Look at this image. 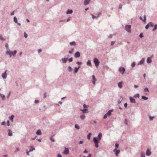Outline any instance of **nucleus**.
Listing matches in <instances>:
<instances>
[{"label": "nucleus", "instance_id": "obj_42", "mask_svg": "<svg viewBox=\"0 0 157 157\" xmlns=\"http://www.w3.org/2000/svg\"><path fill=\"white\" fill-rule=\"evenodd\" d=\"M144 61V60H141L140 62V64H142L143 63Z\"/></svg>", "mask_w": 157, "mask_h": 157}, {"label": "nucleus", "instance_id": "obj_38", "mask_svg": "<svg viewBox=\"0 0 157 157\" xmlns=\"http://www.w3.org/2000/svg\"><path fill=\"white\" fill-rule=\"evenodd\" d=\"M150 24H147L145 26V28L147 29L149 27V25Z\"/></svg>", "mask_w": 157, "mask_h": 157}, {"label": "nucleus", "instance_id": "obj_40", "mask_svg": "<svg viewBox=\"0 0 157 157\" xmlns=\"http://www.w3.org/2000/svg\"><path fill=\"white\" fill-rule=\"evenodd\" d=\"M109 116L107 115V113H106V114H105L104 116V119H105V118H106L107 117V116Z\"/></svg>", "mask_w": 157, "mask_h": 157}, {"label": "nucleus", "instance_id": "obj_13", "mask_svg": "<svg viewBox=\"0 0 157 157\" xmlns=\"http://www.w3.org/2000/svg\"><path fill=\"white\" fill-rule=\"evenodd\" d=\"M90 0H85L84 2V4L85 5H86L88 4L89 3V2Z\"/></svg>", "mask_w": 157, "mask_h": 157}, {"label": "nucleus", "instance_id": "obj_17", "mask_svg": "<svg viewBox=\"0 0 157 157\" xmlns=\"http://www.w3.org/2000/svg\"><path fill=\"white\" fill-rule=\"evenodd\" d=\"M8 135L10 136H12V133L10 129H8Z\"/></svg>", "mask_w": 157, "mask_h": 157}, {"label": "nucleus", "instance_id": "obj_54", "mask_svg": "<svg viewBox=\"0 0 157 157\" xmlns=\"http://www.w3.org/2000/svg\"><path fill=\"white\" fill-rule=\"evenodd\" d=\"M127 103H125L124 104V106L126 107L127 108Z\"/></svg>", "mask_w": 157, "mask_h": 157}, {"label": "nucleus", "instance_id": "obj_57", "mask_svg": "<svg viewBox=\"0 0 157 157\" xmlns=\"http://www.w3.org/2000/svg\"><path fill=\"white\" fill-rule=\"evenodd\" d=\"M115 43V42L114 41H112L111 42V44L112 45H113Z\"/></svg>", "mask_w": 157, "mask_h": 157}, {"label": "nucleus", "instance_id": "obj_52", "mask_svg": "<svg viewBox=\"0 0 157 157\" xmlns=\"http://www.w3.org/2000/svg\"><path fill=\"white\" fill-rule=\"evenodd\" d=\"M92 18H93V19H94V18H96L97 17H96V16H94V15H92Z\"/></svg>", "mask_w": 157, "mask_h": 157}, {"label": "nucleus", "instance_id": "obj_56", "mask_svg": "<svg viewBox=\"0 0 157 157\" xmlns=\"http://www.w3.org/2000/svg\"><path fill=\"white\" fill-rule=\"evenodd\" d=\"M91 154H89L88 155V156H87V157H91ZM83 157H85V156H84Z\"/></svg>", "mask_w": 157, "mask_h": 157}, {"label": "nucleus", "instance_id": "obj_53", "mask_svg": "<svg viewBox=\"0 0 157 157\" xmlns=\"http://www.w3.org/2000/svg\"><path fill=\"white\" fill-rule=\"evenodd\" d=\"M6 48L7 49H8V44H6Z\"/></svg>", "mask_w": 157, "mask_h": 157}, {"label": "nucleus", "instance_id": "obj_29", "mask_svg": "<svg viewBox=\"0 0 157 157\" xmlns=\"http://www.w3.org/2000/svg\"><path fill=\"white\" fill-rule=\"evenodd\" d=\"M157 28V25L156 24L155 25L154 28L153 29V31H154Z\"/></svg>", "mask_w": 157, "mask_h": 157}, {"label": "nucleus", "instance_id": "obj_59", "mask_svg": "<svg viewBox=\"0 0 157 157\" xmlns=\"http://www.w3.org/2000/svg\"><path fill=\"white\" fill-rule=\"evenodd\" d=\"M87 152H88L86 150H85L84 151V153H87Z\"/></svg>", "mask_w": 157, "mask_h": 157}, {"label": "nucleus", "instance_id": "obj_47", "mask_svg": "<svg viewBox=\"0 0 157 157\" xmlns=\"http://www.w3.org/2000/svg\"><path fill=\"white\" fill-rule=\"evenodd\" d=\"M143 34L142 33H141L140 35V37L141 38H142L143 37Z\"/></svg>", "mask_w": 157, "mask_h": 157}, {"label": "nucleus", "instance_id": "obj_43", "mask_svg": "<svg viewBox=\"0 0 157 157\" xmlns=\"http://www.w3.org/2000/svg\"><path fill=\"white\" fill-rule=\"evenodd\" d=\"M141 157H144L145 154L144 153H142L141 154Z\"/></svg>", "mask_w": 157, "mask_h": 157}, {"label": "nucleus", "instance_id": "obj_63", "mask_svg": "<svg viewBox=\"0 0 157 157\" xmlns=\"http://www.w3.org/2000/svg\"><path fill=\"white\" fill-rule=\"evenodd\" d=\"M138 87V86L137 85H134V87L136 88H137Z\"/></svg>", "mask_w": 157, "mask_h": 157}, {"label": "nucleus", "instance_id": "obj_35", "mask_svg": "<svg viewBox=\"0 0 157 157\" xmlns=\"http://www.w3.org/2000/svg\"><path fill=\"white\" fill-rule=\"evenodd\" d=\"M87 64L89 65H90L91 64V62L90 60H88L87 62Z\"/></svg>", "mask_w": 157, "mask_h": 157}, {"label": "nucleus", "instance_id": "obj_36", "mask_svg": "<svg viewBox=\"0 0 157 157\" xmlns=\"http://www.w3.org/2000/svg\"><path fill=\"white\" fill-rule=\"evenodd\" d=\"M0 96L2 98V99H3L4 98L5 96L3 94H1L0 93Z\"/></svg>", "mask_w": 157, "mask_h": 157}, {"label": "nucleus", "instance_id": "obj_62", "mask_svg": "<svg viewBox=\"0 0 157 157\" xmlns=\"http://www.w3.org/2000/svg\"><path fill=\"white\" fill-rule=\"evenodd\" d=\"M58 157H62L61 155L59 154H58Z\"/></svg>", "mask_w": 157, "mask_h": 157}, {"label": "nucleus", "instance_id": "obj_58", "mask_svg": "<svg viewBox=\"0 0 157 157\" xmlns=\"http://www.w3.org/2000/svg\"><path fill=\"white\" fill-rule=\"evenodd\" d=\"M83 143V142L82 141H80L79 142V144H82V143Z\"/></svg>", "mask_w": 157, "mask_h": 157}, {"label": "nucleus", "instance_id": "obj_15", "mask_svg": "<svg viewBox=\"0 0 157 157\" xmlns=\"http://www.w3.org/2000/svg\"><path fill=\"white\" fill-rule=\"evenodd\" d=\"M151 62V59L150 57H148L147 59V62L148 63H150Z\"/></svg>", "mask_w": 157, "mask_h": 157}, {"label": "nucleus", "instance_id": "obj_21", "mask_svg": "<svg viewBox=\"0 0 157 157\" xmlns=\"http://www.w3.org/2000/svg\"><path fill=\"white\" fill-rule=\"evenodd\" d=\"M14 117V115H13L10 118V119L11 121L12 122L13 121V119Z\"/></svg>", "mask_w": 157, "mask_h": 157}, {"label": "nucleus", "instance_id": "obj_23", "mask_svg": "<svg viewBox=\"0 0 157 157\" xmlns=\"http://www.w3.org/2000/svg\"><path fill=\"white\" fill-rule=\"evenodd\" d=\"M85 116L84 114H82L80 116V118L83 120L85 119Z\"/></svg>", "mask_w": 157, "mask_h": 157}, {"label": "nucleus", "instance_id": "obj_61", "mask_svg": "<svg viewBox=\"0 0 157 157\" xmlns=\"http://www.w3.org/2000/svg\"><path fill=\"white\" fill-rule=\"evenodd\" d=\"M14 14V12H13L11 14V15H13Z\"/></svg>", "mask_w": 157, "mask_h": 157}, {"label": "nucleus", "instance_id": "obj_8", "mask_svg": "<svg viewBox=\"0 0 157 157\" xmlns=\"http://www.w3.org/2000/svg\"><path fill=\"white\" fill-rule=\"evenodd\" d=\"M63 153L65 155H67L69 153V150L68 149L66 148Z\"/></svg>", "mask_w": 157, "mask_h": 157}, {"label": "nucleus", "instance_id": "obj_19", "mask_svg": "<svg viewBox=\"0 0 157 157\" xmlns=\"http://www.w3.org/2000/svg\"><path fill=\"white\" fill-rule=\"evenodd\" d=\"M144 19L143 20L141 17H140V19L142 20L143 21L145 22L146 21V16L145 15H144Z\"/></svg>", "mask_w": 157, "mask_h": 157}, {"label": "nucleus", "instance_id": "obj_34", "mask_svg": "<svg viewBox=\"0 0 157 157\" xmlns=\"http://www.w3.org/2000/svg\"><path fill=\"white\" fill-rule=\"evenodd\" d=\"M119 146V144L117 143H116V144H115V148L116 149H117V148Z\"/></svg>", "mask_w": 157, "mask_h": 157}, {"label": "nucleus", "instance_id": "obj_20", "mask_svg": "<svg viewBox=\"0 0 157 157\" xmlns=\"http://www.w3.org/2000/svg\"><path fill=\"white\" fill-rule=\"evenodd\" d=\"M122 82H120L118 83V86L120 88H121L122 87Z\"/></svg>", "mask_w": 157, "mask_h": 157}, {"label": "nucleus", "instance_id": "obj_22", "mask_svg": "<svg viewBox=\"0 0 157 157\" xmlns=\"http://www.w3.org/2000/svg\"><path fill=\"white\" fill-rule=\"evenodd\" d=\"M92 135V133H89L88 135H87V137L88 139L90 140V138L91 136Z\"/></svg>", "mask_w": 157, "mask_h": 157}, {"label": "nucleus", "instance_id": "obj_7", "mask_svg": "<svg viewBox=\"0 0 157 157\" xmlns=\"http://www.w3.org/2000/svg\"><path fill=\"white\" fill-rule=\"evenodd\" d=\"M113 151L115 153L116 156H118V154L120 152L119 150H117L116 149H115L113 150Z\"/></svg>", "mask_w": 157, "mask_h": 157}, {"label": "nucleus", "instance_id": "obj_32", "mask_svg": "<svg viewBox=\"0 0 157 157\" xmlns=\"http://www.w3.org/2000/svg\"><path fill=\"white\" fill-rule=\"evenodd\" d=\"M75 127L76 128L78 129H79L80 128L79 126L77 124H75Z\"/></svg>", "mask_w": 157, "mask_h": 157}, {"label": "nucleus", "instance_id": "obj_3", "mask_svg": "<svg viewBox=\"0 0 157 157\" xmlns=\"http://www.w3.org/2000/svg\"><path fill=\"white\" fill-rule=\"evenodd\" d=\"M84 108L85 109H81V110L84 113H88V111L87 109H86L88 107L85 104L83 105Z\"/></svg>", "mask_w": 157, "mask_h": 157}, {"label": "nucleus", "instance_id": "obj_18", "mask_svg": "<svg viewBox=\"0 0 157 157\" xmlns=\"http://www.w3.org/2000/svg\"><path fill=\"white\" fill-rule=\"evenodd\" d=\"M29 152L32 151H33L35 150V148H34L32 146H30V147H29Z\"/></svg>", "mask_w": 157, "mask_h": 157}, {"label": "nucleus", "instance_id": "obj_49", "mask_svg": "<svg viewBox=\"0 0 157 157\" xmlns=\"http://www.w3.org/2000/svg\"><path fill=\"white\" fill-rule=\"evenodd\" d=\"M135 97H136L139 98V95L138 94H136L135 95Z\"/></svg>", "mask_w": 157, "mask_h": 157}, {"label": "nucleus", "instance_id": "obj_12", "mask_svg": "<svg viewBox=\"0 0 157 157\" xmlns=\"http://www.w3.org/2000/svg\"><path fill=\"white\" fill-rule=\"evenodd\" d=\"M130 101L132 103H135L136 102L135 99L132 97H130Z\"/></svg>", "mask_w": 157, "mask_h": 157}, {"label": "nucleus", "instance_id": "obj_1", "mask_svg": "<svg viewBox=\"0 0 157 157\" xmlns=\"http://www.w3.org/2000/svg\"><path fill=\"white\" fill-rule=\"evenodd\" d=\"M102 137V134L100 132L98 136V138L94 137L93 138V140L94 142L95 147L98 148V143H99Z\"/></svg>", "mask_w": 157, "mask_h": 157}, {"label": "nucleus", "instance_id": "obj_26", "mask_svg": "<svg viewBox=\"0 0 157 157\" xmlns=\"http://www.w3.org/2000/svg\"><path fill=\"white\" fill-rule=\"evenodd\" d=\"M112 112V110H110L108 111V112L107 113V114L108 116H110Z\"/></svg>", "mask_w": 157, "mask_h": 157}, {"label": "nucleus", "instance_id": "obj_27", "mask_svg": "<svg viewBox=\"0 0 157 157\" xmlns=\"http://www.w3.org/2000/svg\"><path fill=\"white\" fill-rule=\"evenodd\" d=\"M41 133V131L40 130H38L36 132V134L37 135H40Z\"/></svg>", "mask_w": 157, "mask_h": 157}, {"label": "nucleus", "instance_id": "obj_5", "mask_svg": "<svg viewBox=\"0 0 157 157\" xmlns=\"http://www.w3.org/2000/svg\"><path fill=\"white\" fill-rule=\"evenodd\" d=\"M119 71L120 72L123 74L124 73L125 71V69L124 67H121L119 69Z\"/></svg>", "mask_w": 157, "mask_h": 157}, {"label": "nucleus", "instance_id": "obj_30", "mask_svg": "<svg viewBox=\"0 0 157 157\" xmlns=\"http://www.w3.org/2000/svg\"><path fill=\"white\" fill-rule=\"evenodd\" d=\"M68 70L70 71H72V68L71 67H70V66H69V67H68Z\"/></svg>", "mask_w": 157, "mask_h": 157}, {"label": "nucleus", "instance_id": "obj_33", "mask_svg": "<svg viewBox=\"0 0 157 157\" xmlns=\"http://www.w3.org/2000/svg\"><path fill=\"white\" fill-rule=\"evenodd\" d=\"M14 21L16 23H17V18L16 17H14Z\"/></svg>", "mask_w": 157, "mask_h": 157}, {"label": "nucleus", "instance_id": "obj_44", "mask_svg": "<svg viewBox=\"0 0 157 157\" xmlns=\"http://www.w3.org/2000/svg\"><path fill=\"white\" fill-rule=\"evenodd\" d=\"M144 91H147V92H148L149 91V90H148V88H145V89H144Z\"/></svg>", "mask_w": 157, "mask_h": 157}, {"label": "nucleus", "instance_id": "obj_60", "mask_svg": "<svg viewBox=\"0 0 157 157\" xmlns=\"http://www.w3.org/2000/svg\"><path fill=\"white\" fill-rule=\"evenodd\" d=\"M38 101H38V100H35V102L36 103H38Z\"/></svg>", "mask_w": 157, "mask_h": 157}, {"label": "nucleus", "instance_id": "obj_37", "mask_svg": "<svg viewBox=\"0 0 157 157\" xmlns=\"http://www.w3.org/2000/svg\"><path fill=\"white\" fill-rule=\"evenodd\" d=\"M148 24H150L149 25V26H151L153 27V23L151 22H150Z\"/></svg>", "mask_w": 157, "mask_h": 157}, {"label": "nucleus", "instance_id": "obj_28", "mask_svg": "<svg viewBox=\"0 0 157 157\" xmlns=\"http://www.w3.org/2000/svg\"><path fill=\"white\" fill-rule=\"evenodd\" d=\"M142 99H143L144 100H146L148 99V98L144 96H142Z\"/></svg>", "mask_w": 157, "mask_h": 157}, {"label": "nucleus", "instance_id": "obj_48", "mask_svg": "<svg viewBox=\"0 0 157 157\" xmlns=\"http://www.w3.org/2000/svg\"><path fill=\"white\" fill-rule=\"evenodd\" d=\"M72 60H73V59L72 58H70L69 59V60L70 62H71L72 61Z\"/></svg>", "mask_w": 157, "mask_h": 157}, {"label": "nucleus", "instance_id": "obj_16", "mask_svg": "<svg viewBox=\"0 0 157 157\" xmlns=\"http://www.w3.org/2000/svg\"><path fill=\"white\" fill-rule=\"evenodd\" d=\"M68 58H62V60L63 63H66L67 61V60L68 59Z\"/></svg>", "mask_w": 157, "mask_h": 157}, {"label": "nucleus", "instance_id": "obj_10", "mask_svg": "<svg viewBox=\"0 0 157 157\" xmlns=\"http://www.w3.org/2000/svg\"><path fill=\"white\" fill-rule=\"evenodd\" d=\"M151 153L149 149L147 150L146 152V155L147 156H149L151 155Z\"/></svg>", "mask_w": 157, "mask_h": 157}, {"label": "nucleus", "instance_id": "obj_41", "mask_svg": "<svg viewBox=\"0 0 157 157\" xmlns=\"http://www.w3.org/2000/svg\"><path fill=\"white\" fill-rule=\"evenodd\" d=\"M0 40H5V39L3 38L0 35Z\"/></svg>", "mask_w": 157, "mask_h": 157}, {"label": "nucleus", "instance_id": "obj_31", "mask_svg": "<svg viewBox=\"0 0 157 157\" xmlns=\"http://www.w3.org/2000/svg\"><path fill=\"white\" fill-rule=\"evenodd\" d=\"M70 44L71 45H75V43L74 42H73L70 43Z\"/></svg>", "mask_w": 157, "mask_h": 157}, {"label": "nucleus", "instance_id": "obj_24", "mask_svg": "<svg viewBox=\"0 0 157 157\" xmlns=\"http://www.w3.org/2000/svg\"><path fill=\"white\" fill-rule=\"evenodd\" d=\"M72 12H73V11L72 10H68L67 12V14H71L72 13Z\"/></svg>", "mask_w": 157, "mask_h": 157}, {"label": "nucleus", "instance_id": "obj_9", "mask_svg": "<svg viewBox=\"0 0 157 157\" xmlns=\"http://www.w3.org/2000/svg\"><path fill=\"white\" fill-rule=\"evenodd\" d=\"M80 56V53L78 52H76L75 54V57H78Z\"/></svg>", "mask_w": 157, "mask_h": 157}, {"label": "nucleus", "instance_id": "obj_2", "mask_svg": "<svg viewBox=\"0 0 157 157\" xmlns=\"http://www.w3.org/2000/svg\"><path fill=\"white\" fill-rule=\"evenodd\" d=\"M17 52L16 50L12 52L10 50H8L6 51V53L7 55H9L10 57L12 55L14 56L16 54Z\"/></svg>", "mask_w": 157, "mask_h": 157}, {"label": "nucleus", "instance_id": "obj_4", "mask_svg": "<svg viewBox=\"0 0 157 157\" xmlns=\"http://www.w3.org/2000/svg\"><path fill=\"white\" fill-rule=\"evenodd\" d=\"M94 62L96 67L98 68L99 64V61L98 59L96 58H95L94 59Z\"/></svg>", "mask_w": 157, "mask_h": 157}, {"label": "nucleus", "instance_id": "obj_51", "mask_svg": "<svg viewBox=\"0 0 157 157\" xmlns=\"http://www.w3.org/2000/svg\"><path fill=\"white\" fill-rule=\"evenodd\" d=\"M76 63L78 65H80L81 64V63L79 62H77Z\"/></svg>", "mask_w": 157, "mask_h": 157}, {"label": "nucleus", "instance_id": "obj_39", "mask_svg": "<svg viewBox=\"0 0 157 157\" xmlns=\"http://www.w3.org/2000/svg\"><path fill=\"white\" fill-rule=\"evenodd\" d=\"M135 65H136L135 63L134 62H133L132 64V65H131L132 67H134L135 66Z\"/></svg>", "mask_w": 157, "mask_h": 157}, {"label": "nucleus", "instance_id": "obj_45", "mask_svg": "<svg viewBox=\"0 0 157 157\" xmlns=\"http://www.w3.org/2000/svg\"><path fill=\"white\" fill-rule=\"evenodd\" d=\"M24 36H25V38H26L27 37V34H26L25 32H24Z\"/></svg>", "mask_w": 157, "mask_h": 157}, {"label": "nucleus", "instance_id": "obj_64", "mask_svg": "<svg viewBox=\"0 0 157 157\" xmlns=\"http://www.w3.org/2000/svg\"><path fill=\"white\" fill-rule=\"evenodd\" d=\"M46 97V93H45L44 94V98H45Z\"/></svg>", "mask_w": 157, "mask_h": 157}, {"label": "nucleus", "instance_id": "obj_6", "mask_svg": "<svg viewBox=\"0 0 157 157\" xmlns=\"http://www.w3.org/2000/svg\"><path fill=\"white\" fill-rule=\"evenodd\" d=\"M131 28V26L130 25H127L125 27L126 30L128 32H130Z\"/></svg>", "mask_w": 157, "mask_h": 157}, {"label": "nucleus", "instance_id": "obj_46", "mask_svg": "<svg viewBox=\"0 0 157 157\" xmlns=\"http://www.w3.org/2000/svg\"><path fill=\"white\" fill-rule=\"evenodd\" d=\"M1 124L2 125H6V122L5 121L3 122Z\"/></svg>", "mask_w": 157, "mask_h": 157}, {"label": "nucleus", "instance_id": "obj_14", "mask_svg": "<svg viewBox=\"0 0 157 157\" xmlns=\"http://www.w3.org/2000/svg\"><path fill=\"white\" fill-rule=\"evenodd\" d=\"M6 71L4 73H3V74H2V76L4 78H6Z\"/></svg>", "mask_w": 157, "mask_h": 157}, {"label": "nucleus", "instance_id": "obj_50", "mask_svg": "<svg viewBox=\"0 0 157 157\" xmlns=\"http://www.w3.org/2000/svg\"><path fill=\"white\" fill-rule=\"evenodd\" d=\"M154 117H149L150 119L151 120H152L153 118H154Z\"/></svg>", "mask_w": 157, "mask_h": 157}, {"label": "nucleus", "instance_id": "obj_11", "mask_svg": "<svg viewBox=\"0 0 157 157\" xmlns=\"http://www.w3.org/2000/svg\"><path fill=\"white\" fill-rule=\"evenodd\" d=\"M96 78H95V76L94 75H93L92 76V83L93 84H95V82L96 81Z\"/></svg>", "mask_w": 157, "mask_h": 157}, {"label": "nucleus", "instance_id": "obj_55", "mask_svg": "<svg viewBox=\"0 0 157 157\" xmlns=\"http://www.w3.org/2000/svg\"><path fill=\"white\" fill-rule=\"evenodd\" d=\"M9 123H10L9 121H7V125L8 126L10 125Z\"/></svg>", "mask_w": 157, "mask_h": 157}, {"label": "nucleus", "instance_id": "obj_25", "mask_svg": "<svg viewBox=\"0 0 157 157\" xmlns=\"http://www.w3.org/2000/svg\"><path fill=\"white\" fill-rule=\"evenodd\" d=\"M80 67H75V73H76L78 71V69Z\"/></svg>", "mask_w": 157, "mask_h": 157}]
</instances>
